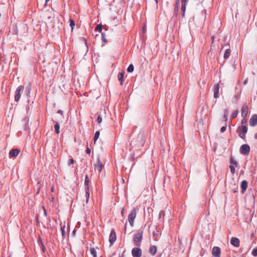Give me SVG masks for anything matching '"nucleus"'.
Segmentation results:
<instances>
[{
	"mask_svg": "<svg viewBox=\"0 0 257 257\" xmlns=\"http://www.w3.org/2000/svg\"><path fill=\"white\" fill-rule=\"evenodd\" d=\"M249 124L254 126L257 124V114H253L249 120Z\"/></svg>",
	"mask_w": 257,
	"mask_h": 257,
	"instance_id": "obj_15",
	"label": "nucleus"
},
{
	"mask_svg": "<svg viewBox=\"0 0 257 257\" xmlns=\"http://www.w3.org/2000/svg\"><path fill=\"white\" fill-rule=\"evenodd\" d=\"M237 166V162L232 157L230 158V165L229 168L232 174H234L235 172V167Z\"/></svg>",
	"mask_w": 257,
	"mask_h": 257,
	"instance_id": "obj_8",
	"label": "nucleus"
},
{
	"mask_svg": "<svg viewBox=\"0 0 257 257\" xmlns=\"http://www.w3.org/2000/svg\"><path fill=\"white\" fill-rule=\"evenodd\" d=\"M145 138L143 134L140 133L138 134L137 137L134 139L131 142V145L133 144L135 146L139 145L140 146H143L145 143Z\"/></svg>",
	"mask_w": 257,
	"mask_h": 257,
	"instance_id": "obj_2",
	"label": "nucleus"
},
{
	"mask_svg": "<svg viewBox=\"0 0 257 257\" xmlns=\"http://www.w3.org/2000/svg\"><path fill=\"white\" fill-rule=\"evenodd\" d=\"M247 188V182L245 180H243L241 182V188L242 189V192L244 193Z\"/></svg>",
	"mask_w": 257,
	"mask_h": 257,
	"instance_id": "obj_18",
	"label": "nucleus"
},
{
	"mask_svg": "<svg viewBox=\"0 0 257 257\" xmlns=\"http://www.w3.org/2000/svg\"><path fill=\"white\" fill-rule=\"evenodd\" d=\"M179 2L176 3V5L178 6Z\"/></svg>",
	"mask_w": 257,
	"mask_h": 257,
	"instance_id": "obj_46",
	"label": "nucleus"
},
{
	"mask_svg": "<svg viewBox=\"0 0 257 257\" xmlns=\"http://www.w3.org/2000/svg\"><path fill=\"white\" fill-rule=\"evenodd\" d=\"M101 36H102V41L104 42H106L107 40H106V39L104 37V34L103 33H101Z\"/></svg>",
	"mask_w": 257,
	"mask_h": 257,
	"instance_id": "obj_34",
	"label": "nucleus"
},
{
	"mask_svg": "<svg viewBox=\"0 0 257 257\" xmlns=\"http://www.w3.org/2000/svg\"><path fill=\"white\" fill-rule=\"evenodd\" d=\"M90 252L94 257L96 256V251L94 248H90Z\"/></svg>",
	"mask_w": 257,
	"mask_h": 257,
	"instance_id": "obj_30",
	"label": "nucleus"
},
{
	"mask_svg": "<svg viewBox=\"0 0 257 257\" xmlns=\"http://www.w3.org/2000/svg\"><path fill=\"white\" fill-rule=\"evenodd\" d=\"M86 152L87 154H89L91 152V150L89 148L87 147Z\"/></svg>",
	"mask_w": 257,
	"mask_h": 257,
	"instance_id": "obj_36",
	"label": "nucleus"
},
{
	"mask_svg": "<svg viewBox=\"0 0 257 257\" xmlns=\"http://www.w3.org/2000/svg\"><path fill=\"white\" fill-rule=\"evenodd\" d=\"M230 243L235 247H239L240 241L237 237H232L230 240Z\"/></svg>",
	"mask_w": 257,
	"mask_h": 257,
	"instance_id": "obj_13",
	"label": "nucleus"
},
{
	"mask_svg": "<svg viewBox=\"0 0 257 257\" xmlns=\"http://www.w3.org/2000/svg\"><path fill=\"white\" fill-rule=\"evenodd\" d=\"M250 151V147L246 144L242 145L240 148V152L243 155H248Z\"/></svg>",
	"mask_w": 257,
	"mask_h": 257,
	"instance_id": "obj_6",
	"label": "nucleus"
},
{
	"mask_svg": "<svg viewBox=\"0 0 257 257\" xmlns=\"http://www.w3.org/2000/svg\"><path fill=\"white\" fill-rule=\"evenodd\" d=\"M116 233L114 230H112L109 236V241L111 245L113 244L116 240Z\"/></svg>",
	"mask_w": 257,
	"mask_h": 257,
	"instance_id": "obj_12",
	"label": "nucleus"
},
{
	"mask_svg": "<svg viewBox=\"0 0 257 257\" xmlns=\"http://www.w3.org/2000/svg\"><path fill=\"white\" fill-rule=\"evenodd\" d=\"M211 39H212V43H213L214 42V36H213L211 37Z\"/></svg>",
	"mask_w": 257,
	"mask_h": 257,
	"instance_id": "obj_39",
	"label": "nucleus"
},
{
	"mask_svg": "<svg viewBox=\"0 0 257 257\" xmlns=\"http://www.w3.org/2000/svg\"><path fill=\"white\" fill-rule=\"evenodd\" d=\"M239 130V136L243 139H244L245 137V134L247 132V127L245 125H242L240 127L238 128Z\"/></svg>",
	"mask_w": 257,
	"mask_h": 257,
	"instance_id": "obj_5",
	"label": "nucleus"
},
{
	"mask_svg": "<svg viewBox=\"0 0 257 257\" xmlns=\"http://www.w3.org/2000/svg\"><path fill=\"white\" fill-rule=\"evenodd\" d=\"M102 26L100 24H99L96 26V27L95 28V30L99 31L101 32L102 31Z\"/></svg>",
	"mask_w": 257,
	"mask_h": 257,
	"instance_id": "obj_32",
	"label": "nucleus"
},
{
	"mask_svg": "<svg viewBox=\"0 0 257 257\" xmlns=\"http://www.w3.org/2000/svg\"><path fill=\"white\" fill-rule=\"evenodd\" d=\"M74 160L73 159H71L69 160L68 164L69 165L73 164L74 163Z\"/></svg>",
	"mask_w": 257,
	"mask_h": 257,
	"instance_id": "obj_37",
	"label": "nucleus"
},
{
	"mask_svg": "<svg viewBox=\"0 0 257 257\" xmlns=\"http://www.w3.org/2000/svg\"><path fill=\"white\" fill-rule=\"evenodd\" d=\"M136 217V211L135 209L132 210L128 216V220L132 226H134L135 219Z\"/></svg>",
	"mask_w": 257,
	"mask_h": 257,
	"instance_id": "obj_4",
	"label": "nucleus"
},
{
	"mask_svg": "<svg viewBox=\"0 0 257 257\" xmlns=\"http://www.w3.org/2000/svg\"><path fill=\"white\" fill-rule=\"evenodd\" d=\"M94 170L95 171L100 172L103 167L102 163L101 162L99 159H98L96 164L94 165Z\"/></svg>",
	"mask_w": 257,
	"mask_h": 257,
	"instance_id": "obj_10",
	"label": "nucleus"
},
{
	"mask_svg": "<svg viewBox=\"0 0 257 257\" xmlns=\"http://www.w3.org/2000/svg\"><path fill=\"white\" fill-rule=\"evenodd\" d=\"M237 114H238V111L237 110H235L234 111L231 116V119H233L235 117H236L237 116Z\"/></svg>",
	"mask_w": 257,
	"mask_h": 257,
	"instance_id": "obj_28",
	"label": "nucleus"
},
{
	"mask_svg": "<svg viewBox=\"0 0 257 257\" xmlns=\"http://www.w3.org/2000/svg\"><path fill=\"white\" fill-rule=\"evenodd\" d=\"M142 254V250L139 247H134L132 250V254L133 257H141Z\"/></svg>",
	"mask_w": 257,
	"mask_h": 257,
	"instance_id": "obj_9",
	"label": "nucleus"
},
{
	"mask_svg": "<svg viewBox=\"0 0 257 257\" xmlns=\"http://www.w3.org/2000/svg\"><path fill=\"white\" fill-rule=\"evenodd\" d=\"M49 0H46V3H47L48 1H49Z\"/></svg>",
	"mask_w": 257,
	"mask_h": 257,
	"instance_id": "obj_45",
	"label": "nucleus"
},
{
	"mask_svg": "<svg viewBox=\"0 0 257 257\" xmlns=\"http://www.w3.org/2000/svg\"><path fill=\"white\" fill-rule=\"evenodd\" d=\"M229 114V112L227 109L224 110V118H225V121H227V117Z\"/></svg>",
	"mask_w": 257,
	"mask_h": 257,
	"instance_id": "obj_27",
	"label": "nucleus"
},
{
	"mask_svg": "<svg viewBox=\"0 0 257 257\" xmlns=\"http://www.w3.org/2000/svg\"><path fill=\"white\" fill-rule=\"evenodd\" d=\"M155 1L156 3L157 4L158 0H155Z\"/></svg>",
	"mask_w": 257,
	"mask_h": 257,
	"instance_id": "obj_42",
	"label": "nucleus"
},
{
	"mask_svg": "<svg viewBox=\"0 0 257 257\" xmlns=\"http://www.w3.org/2000/svg\"><path fill=\"white\" fill-rule=\"evenodd\" d=\"M212 254L214 257H220V248L218 246L213 247L212 250Z\"/></svg>",
	"mask_w": 257,
	"mask_h": 257,
	"instance_id": "obj_11",
	"label": "nucleus"
},
{
	"mask_svg": "<svg viewBox=\"0 0 257 257\" xmlns=\"http://www.w3.org/2000/svg\"><path fill=\"white\" fill-rule=\"evenodd\" d=\"M226 130V126H223L222 127H221V129H220V131L222 133H223L224 132H225Z\"/></svg>",
	"mask_w": 257,
	"mask_h": 257,
	"instance_id": "obj_35",
	"label": "nucleus"
},
{
	"mask_svg": "<svg viewBox=\"0 0 257 257\" xmlns=\"http://www.w3.org/2000/svg\"><path fill=\"white\" fill-rule=\"evenodd\" d=\"M251 254L252 255H253L254 256H257V247L256 248L253 249V250H252V252H251Z\"/></svg>",
	"mask_w": 257,
	"mask_h": 257,
	"instance_id": "obj_31",
	"label": "nucleus"
},
{
	"mask_svg": "<svg viewBox=\"0 0 257 257\" xmlns=\"http://www.w3.org/2000/svg\"><path fill=\"white\" fill-rule=\"evenodd\" d=\"M248 113V108L246 106H243L241 108V116L245 118Z\"/></svg>",
	"mask_w": 257,
	"mask_h": 257,
	"instance_id": "obj_17",
	"label": "nucleus"
},
{
	"mask_svg": "<svg viewBox=\"0 0 257 257\" xmlns=\"http://www.w3.org/2000/svg\"><path fill=\"white\" fill-rule=\"evenodd\" d=\"M99 134H100V132L99 131H96L95 132V133L94 134V143H96V141L98 139L99 136Z\"/></svg>",
	"mask_w": 257,
	"mask_h": 257,
	"instance_id": "obj_24",
	"label": "nucleus"
},
{
	"mask_svg": "<svg viewBox=\"0 0 257 257\" xmlns=\"http://www.w3.org/2000/svg\"><path fill=\"white\" fill-rule=\"evenodd\" d=\"M61 231L62 232V235L63 237H65L66 236L65 231V225L62 226L61 225Z\"/></svg>",
	"mask_w": 257,
	"mask_h": 257,
	"instance_id": "obj_25",
	"label": "nucleus"
},
{
	"mask_svg": "<svg viewBox=\"0 0 257 257\" xmlns=\"http://www.w3.org/2000/svg\"><path fill=\"white\" fill-rule=\"evenodd\" d=\"M70 26L71 27L72 30H73L75 26V22L72 19L70 20Z\"/></svg>",
	"mask_w": 257,
	"mask_h": 257,
	"instance_id": "obj_29",
	"label": "nucleus"
},
{
	"mask_svg": "<svg viewBox=\"0 0 257 257\" xmlns=\"http://www.w3.org/2000/svg\"><path fill=\"white\" fill-rule=\"evenodd\" d=\"M219 89V84H217L215 86L214 89V97L215 98H217L218 97Z\"/></svg>",
	"mask_w": 257,
	"mask_h": 257,
	"instance_id": "obj_19",
	"label": "nucleus"
},
{
	"mask_svg": "<svg viewBox=\"0 0 257 257\" xmlns=\"http://www.w3.org/2000/svg\"><path fill=\"white\" fill-rule=\"evenodd\" d=\"M134 66L133 64H130L127 69V71L128 72H132L133 71H134Z\"/></svg>",
	"mask_w": 257,
	"mask_h": 257,
	"instance_id": "obj_26",
	"label": "nucleus"
},
{
	"mask_svg": "<svg viewBox=\"0 0 257 257\" xmlns=\"http://www.w3.org/2000/svg\"><path fill=\"white\" fill-rule=\"evenodd\" d=\"M189 0H182V7H181V10H182V16H184L185 12L186 10V4L188 3Z\"/></svg>",
	"mask_w": 257,
	"mask_h": 257,
	"instance_id": "obj_16",
	"label": "nucleus"
},
{
	"mask_svg": "<svg viewBox=\"0 0 257 257\" xmlns=\"http://www.w3.org/2000/svg\"><path fill=\"white\" fill-rule=\"evenodd\" d=\"M143 229H140L137 231L134 237V243L135 245L140 246L141 244L143 236Z\"/></svg>",
	"mask_w": 257,
	"mask_h": 257,
	"instance_id": "obj_1",
	"label": "nucleus"
},
{
	"mask_svg": "<svg viewBox=\"0 0 257 257\" xmlns=\"http://www.w3.org/2000/svg\"><path fill=\"white\" fill-rule=\"evenodd\" d=\"M24 86L22 85L19 86L15 91V100L18 102L21 97V92L23 89Z\"/></svg>",
	"mask_w": 257,
	"mask_h": 257,
	"instance_id": "obj_7",
	"label": "nucleus"
},
{
	"mask_svg": "<svg viewBox=\"0 0 257 257\" xmlns=\"http://www.w3.org/2000/svg\"><path fill=\"white\" fill-rule=\"evenodd\" d=\"M20 153V150L18 149H12L9 152V156L11 157H16L18 156L19 153Z\"/></svg>",
	"mask_w": 257,
	"mask_h": 257,
	"instance_id": "obj_14",
	"label": "nucleus"
},
{
	"mask_svg": "<svg viewBox=\"0 0 257 257\" xmlns=\"http://www.w3.org/2000/svg\"><path fill=\"white\" fill-rule=\"evenodd\" d=\"M150 252L152 254H155L157 252V248L155 245L151 246L150 247Z\"/></svg>",
	"mask_w": 257,
	"mask_h": 257,
	"instance_id": "obj_21",
	"label": "nucleus"
},
{
	"mask_svg": "<svg viewBox=\"0 0 257 257\" xmlns=\"http://www.w3.org/2000/svg\"><path fill=\"white\" fill-rule=\"evenodd\" d=\"M89 182L88 176L87 175L85 176V182H84V186H85V197H86V202L87 203L89 198V189L88 186V183Z\"/></svg>",
	"mask_w": 257,
	"mask_h": 257,
	"instance_id": "obj_3",
	"label": "nucleus"
},
{
	"mask_svg": "<svg viewBox=\"0 0 257 257\" xmlns=\"http://www.w3.org/2000/svg\"><path fill=\"white\" fill-rule=\"evenodd\" d=\"M97 114H98V116H97L96 121L98 123H100L102 122V118L100 114H99L98 113H97Z\"/></svg>",
	"mask_w": 257,
	"mask_h": 257,
	"instance_id": "obj_33",
	"label": "nucleus"
},
{
	"mask_svg": "<svg viewBox=\"0 0 257 257\" xmlns=\"http://www.w3.org/2000/svg\"><path fill=\"white\" fill-rule=\"evenodd\" d=\"M230 55V50L229 49H227L226 50L224 54V59H227L229 58Z\"/></svg>",
	"mask_w": 257,
	"mask_h": 257,
	"instance_id": "obj_22",
	"label": "nucleus"
},
{
	"mask_svg": "<svg viewBox=\"0 0 257 257\" xmlns=\"http://www.w3.org/2000/svg\"><path fill=\"white\" fill-rule=\"evenodd\" d=\"M117 77L118 80L120 81V85H122L123 82V73H119Z\"/></svg>",
	"mask_w": 257,
	"mask_h": 257,
	"instance_id": "obj_20",
	"label": "nucleus"
},
{
	"mask_svg": "<svg viewBox=\"0 0 257 257\" xmlns=\"http://www.w3.org/2000/svg\"><path fill=\"white\" fill-rule=\"evenodd\" d=\"M246 120L244 119H243V120H242L241 123H246Z\"/></svg>",
	"mask_w": 257,
	"mask_h": 257,
	"instance_id": "obj_40",
	"label": "nucleus"
},
{
	"mask_svg": "<svg viewBox=\"0 0 257 257\" xmlns=\"http://www.w3.org/2000/svg\"><path fill=\"white\" fill-rule=\"evenodd\" d=\"M54 129L56 133L58 134L60 133V126L58 123L55 122L54 125Z\"/></svg>",
	"mask_w": 257,
	"mask_h": 257,
	"instance_id": "obj_23",
	"label": "nucleus"
},
{
	"mask_svg": "<svg viewBox=\"0 0 257 257\" xmlns=\"http://www.w3.org/2000/svg\"><path fill=\"white\" fill-rule=\"evenodd\" d=\"M43 251H44V246H43Z\"/></svg>",
	"mask_w": 257,
	"mask_h": 257,
	"instance_id": "obj_44",
	"label": "nucleus"
},
{
	"mask_svg": "<svg viewBox=\"0 0 257 257\" xmlns=\"http://www.w3.org/2000/svg\"><path fill=\"white\" fill-rule=\"evenodd\" d=\"M126 233V228H125V229H124V233Z\"/></svg>",
	"mask_w": 257,
	"mask_h": 257,
	"instance_id": "obj_43",
	"label": "nucleus"
},
{
	"mask_svg": "<svg viewBox=\"0 0 257 257\" xmlns=\"http://www.w3.org/2000/svg\"><path fill=\"white\" fill-rule=\"evenodd\" d=\"M54 189H55L54 186L53 185H52L51 187V191L52 192H54Z\"/></svg>",
	"mask_w": 257,
	"mask_h": 257,
	"instance_id": "obj_38",
	"label": "nucleus"
},
{
	"mask_svg": "<svg viewBox=\"0 0 257 257\" xmlns=\"http://www.w3.org/2000/svg\"><path fill=\"white\" fill-rule=\"evenodd\" d=\"M246 83H247V81H246V80H245V81H244V84H246Z\"/></svg>",
	"mask_w": 257,
	"mask_h": 257,
	"instance_id": "obj_41",
	"label": "nucleus"
}]
</instances>
